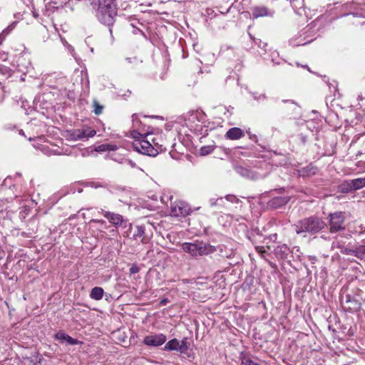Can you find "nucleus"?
I'll use <instances>...</instances> for the list:
<instances>
[{"label": "nucleus", "mask_w": 365, "mask_h": 365, "mask_svg": "<svg viewBox=\"0 0 365 365\" xmlns=\"http://www.w3.org/2000/svg\"><path fill=\"white\" fill-rule=\"evenodd\" d=\"M294 228L297 235L304 237L313 236L314 238H316L318 234L322 233L327 228V224L322 217L312 215L299 220L294 225Z\"/></svg>", "instance_id": "obj_1"}, {"label": "nucleus", "mask_w": 365, "mask_h": 365, "mask_svg": "<svg viewBox=\"0 0 365 365\" xmlns=\"http://www.w3.org/2000/svg\"><path fill=\"white\" fill-rule=\"evenodd\" d=\"M117 15L118 9L113 0H103L99 2L96 17L101 24L109 28L111 36H113L112 26L115 22Z\"/></svg>", "instance_id": "obj_2"}, {"label": "nucleus", "mask_w": 365, "mask_h": 365, "mask_svg": "<svg viewBox=\"0 0 365 365\" xmlns=\"http://www.w3.org/2000/svg\"><path fill=\"white\" fill-rule=\"evenodd\" d=\"M346 218L347 215L345 212L336 211L330 212L327 217L329 232L331 235L344 232L346 229Z\"/></svg>", "instance_id": "obj_3"}, {"label": "nucleus", "mask_w": 365, "mask_h": 365, "mask_svg": "<svg viewBox=\"0 0 365 365\" xmlns=\"http://www.w3.org/2000/svg\"><path fill=\"white\" fill-rule=\"evenodd\" d=\"M183 251L189 253L192 257L207 255L214 253L217 250L215 246L202 241H197L194 243L185 242L182 245Z\"/></svg>", "instance_id": "obj_4"}, {"label": "nucleus", "mask_w": 365, "mask_h": 365, "mask_svg": "<svg viewBox=\"0 0 365 365\" xmlns=\"http://www.w3.org/2000/svg\"><path fill=\"white\" fill-rule=\"evenodd\" d=\"M133 148L135 151L149 156H156L158 153L150 143L144 139L135 140L133 143Z\"/></svg>", "instance_id": "obj_5"}, {"label": "nucleus", "mask_w": 365, "mask_h": 365, "mask_svg": "<svg viewBox=\"0 0 365 365\" xmlns=\"http://www.w3.org/2000/svg\"><path fill=\"white\" fill-rule=\"evenodd\" d=\"M235 170L242 177L252 180H257L265 176L264 173L258 172L255 168H250L242 165L235 166Z\"/></svg>", "instance_id": "obj_6"}, {"label": "nucleus", "mask_w": 365, "mask_h": 365, "mask_svg": "<svg viewBox=\"0 0 365 365\" xmlns=\"http://www.w3.org/2000/svg\"><path fill=\"white\" fill-rule=\"evenodd\" d=\"M341 304L344 309L349 312H357L361 308V302L359 299L348 294L341 296Z\"/></svg>", "instance_id": "obj_7"}, {"label": "nucleus", "mask_w": 365, "mask_h": 365, "mask_svg": "<svg viewBox=\"0 0 365 365\" xmlns=\"http://www.w3.org/2000/svg\"><path fill=\"white\" fill-rule=\"evenodd\" d=\"M96 133V132L95 130L87 127L73 130L70 134V137L71 139L75 140H87L88 138L93 137Z\"/></svg>", "instance_id": "obj_8"}, {"label": "nucleus", "mask_w": 365, "mask_h": 365, "mask_svg": "<svg viewBox=\"0 0 365 365\" xmlns=\"http://www.w3.org/2000/svg\"><path fill=\"white\" fill-rule=\"evenodd\" d=\"M167 337L163 334L148 335L143 339V344L149 346H159L166 341Z\"/></svg>", "instance_id": "obj_9"}, {"label": "nucleus", "mask_w": 365, "mask_h": 365, "mask_svg": "<svg viewBox=\"0 0 365 365\" xmlns=\"http://www.w3.org/2000/svg\"><path fill=\"white\" fill-rule=\"evenodd\" d=\"M331 249H338L343 255H351L352 249L346 246L343 237L337 235L334 237L331 242Z\"/></svg>", "instance_id": "obj_10"}, {"label": "nucleus", "mask_w": 365, "mask_h": 365, "mask_svg": "<svg viewBox=\"0 0 365 365\" xmlns=\"http://www.w3.org/2000/svg\"><path fill=\"white\" fill-rule=\"evenodd\" d=\"M172 215L176 217H185L190 213V208L184 205L182 202H180L171 207Z\"/></svg>", "instance_id": "obj_11"}, {"label": "nucleus", "mask_w": 365, "mask_h": 365, "mask_svg": "<svg viewBox=\"0 0 365 365\" xmlns=\"http://www.w3.org/2000/svg\"><path fill=\"white\" fill-rule=\"evenodd\" d=\"M290 200L289 196H277L272 197L268 202V205L273 208L277 209L285 205Z\"/></svg>", "instance_id": "obj_12"}, {"label": "nucleus", "mask_w": 365, "mask_h": 365, "mask_svg": "<svg viewBox=\"0 0 365 365\" xmlns=\"http://www.w3.org/2000/svg\"><path fill=\"white\" fill-rule=\"evenodd\" d=\"M55 339L60 341V342H66L70 345L80 344L82 342L78 341L77 339H73L68 334L63 331H58L55 334Z\"/></svg>", "instance_id": "obj_13"}, {"label": "nucleus", "mask_w": 365, "mask_h": 365, "mask_svg": "<svg viewBox=\"0 0 365 365\" xmlns=\"http://www.w3.org/2000/svg\"><path fill=\"white\" fill-rule=\"evenodd\" d=\"M103 211V216L108 220V221L115 225H121L124 222L123 217L119 214L110 212L108 211Z\"/></svg>", "instance_id": "obj_14"}, {"label": "nucleus", "mask_w": 365, "mask_h": 365, "mask_svg": "<svg viewBox=\"0 0 365 365\" xmlns=\"http://www.w3.org/2000/svg\"><path fill=\"white\" fill-rule=\"evenodd\" d=\"M245 136L244 131L237 127H233L229 129L225 133V138L229 140H238Z\"/></svg>", "instance_id": "obj_15"}, {"label": "nucleus", "mask_w": 365, "mask_h": 365, "mask_svg": "<svg viewBox=\"0 0 365 365\" xmlns=\"http://www.w3.org/2000/svg\"><path fill=\"white\" fill-rule=\"evenodd\" d=\"M289 247L287 246V245H282L279 246H277L276 249L274 250L275 255L280 257L281 259H286L287 257V255L289 254Z\"/></svg>", "instance_id": "obj_16"}, {"label": "nucleus", "mask_w": 365, "mask_h": 365, "mask_svg": "<svg viewBox=\"0 0 365 365\" xmlns=\"http://www.w3.org/2000/svg\"><path fill=\"white\" fill-rule=\"evenodd\" d=\"M339 190L342 193H349L354 191V187L352 186V181L345 180L339 185Z\"/></svg>", "instance_id": "obj_17"}, {"label": "nucleus", "mask_w": 365, "mask_h": 365, "mask_svg": "<svg viewBox=\"0 0 365 365\" xmlns=\"http://www.w3.org/2000/svg\"><path fill=\"white\" fill-rule=\"evenodd\" d=\"M104 291L102 287H95L90 292V297L94 300H101L103 297Z\"/></svg>", "instance_id": "obj_18"}, {"label": "nucleus", "mask_w": 365, "mask_h": 365, "mask_svg": "<svg viewBox=\"0 0 365 365\" xmlns=\"http://www.w3.org/2000/svg\"><path fill=\"white\" fill-rule=\"evenodd\" d=\"M118 149V146L115 144L104 143L99 145L95 148L96 152L114 151Z\"/></svg>", "instance_id": "obj_19"}, {"label": "nucleus", "mask_w": 365, "mask_h": 365, "mask_svg": "<svg viewBox=\"0 0 365 365\" xmlns=\"http://www.w3.org/2000/svg\"><path fill=\"white\" fill-rule=\"evenodd\" d=\"M351 255H354L361 259L365 258V245H361L355 249H352Z\"/></svg>", "instance_id": "obj_20"}, {"label": "nucleus", "mask_w": 365, "mask_h": 365, "mask_svg": "<svg viewBox=\"0 0 365 365\" xmlns=\"http://www.w3.org/2000/svg\"><path fill=\"white\" fill-rule=\"evenodd\" d=\"M134 237H141V242L143 243L147 242L145 236V226L144 225L136 226V232L134 234Z\"/></svg>", "instance_id": "obj_21"}, {"label": "nucleus", "mask_w": 365, "mask_h": 365, "mask_svg": "<svg viewBox=\"0 0 365 365\" xmlns=\"http://www.w3.org/2000/svg\"><path fill=\"white\" fill-rule=\"evenodd\" d=\"M180 342L177 339H173L167 342L164 346L165 350L179 351Z\"/></svg>", "instance_id": "obj_22"}, {"label": "nucleus", "mask_w": 365, "mask_h": 365, "mask_svg": "<svg viewBox=\"0 0 365 365\" xmlns=\"http://www.w3.org/2000/svg\"><path fill=\"white\" fill-rule=\"evenodd\" d=\"M241 365H264L263 362L259 361L258 359H252L249 356H242L240 357Z\"/></svg>", "instance_id": "obj_23"}, {"label": "nucleus", "mask_w": 365, "mask_h": 365, "mask_svg": "<svg viewBox=\"0 0 365 365\" xmlns=\"http://www.w3.org/2000/svg\"><path fill=\"white\" fill-rule=\"evenodd\" d=\"M317 170V168L315 166L310 164L307 165V167L300 170L299 172L302 175L312 176L316 174Z\"/></svg>", "instance_id": "obj_24"}, {"label": "nucleus", "mask_w": 365, "mask_h": 365, "mask_svg": "<svg viewBox=\"0 0 365 365\" xmlns=\"http://www.w3.org/2000/svg\"><path fill=\"white\" fill-rule=\"evenodd\" d=\"M267 15V9L265 7H255L252 10V16L255 19L261 16H264Z\"/></svg>", "instance_id": "obj_25"}, {"label": "nucleus", "mask_w": 365, "mask_h": 365, "mask_svg": "<svg viewBox=\"0 0 365 365\" xmlns=\"http://www.w3.org/2000/svg\"><path fill=\"white\" fill-rule=\"evenodd\" d=\"M351 181H352V186L354 187V191L365 187V178H356V179L351 180Z\"/></svg>", "instance_id": "obj_26"}, {"label": "nucleus", "mask_w": 365, "mask_h": 365, "mask_svg": "<svg viewBox=\"0 0 365 365\" xmlns=\"http://www.w3.org/2000/svg\"><path fill=\"white\" fill-rule=\"evenodd\" d=\"M188 348H189V346H188L187 338L185 337L182 339V340L181 341V343L180 344L179 351L180 353H185L188 349Z\"/></svg>", "instance_id": "obj_27"}, {"label": "nucleus", "mask_w": 365, "mask_h": 365, "mask_svg": "<svg viewBox=\"0 0 365 365\" xmlns=\"http://www.w3.org/2000/svg\"><path fill=\"white\" fill-rule=\"evenodd\" d=\"M251 39L253 40V41L258 45L259 47H260L261 48L264 49V51L267 50V43H263L262 42V41L260 39H258V38H255L252 34H249Z\"/></svg>", "instance_id": "obj_28"}, {"label": "nucleus", "mask_w": 365, "mask_h": 365, "mask_svg": "<svg viewBox=\"0 0 365 365\" xmlns=\"http://www.w3.org/2000/svg\"><path fill=\"white\" fill-rule=\"evenodd\" d=\"M93 112L96 115H100L103 112V106L100 105L96 101H93Z\"/></svg>", "instance_id": "obj_29"}, {"label": "nucleus", "mask_w": 365, "mask_h": 365, "mask_svg": "<svg viewBox=\"0 0 365 365\" xmlns=\"http://www.w3.org/2000/svg\"><path fill=\"white\" fill-rule=\"evenodd\" d=\"M213 150L212 146H203L200 149V154L202 155H207L211 153Z\"/></svg>", "instance_id": "obj_30"}, {"label": "nucleus", "mask_w": 365, "mask_h": 365, "mask_svg": "<svg viewBox=\"0 0 365 365\" xmlns=\"http://www.w3.org/2000/svg\"><path fill=\"white\" fill-rule=\"evenodd\" d=\"M10 29L9 28L4 29L1 34H0V45L4 41L6 36L9 33Z\"/></svg>", "instance_id": "obj_31"}, {"label": "nucleus", "mask_w": 365, "mask_h": 365, "mask_svg": "<svg viewBox=\"0 0 365 365\" xmlns=\"http://www.w3.org/2000/svg\"><path fill=\"white\" fill-rule=\"evenodd\" d=\"M132 136L133 137V138L136 140H140V138H144V135L140 133H138V131H133L132 133Z\"/></svg>", "instance_id": "obj_32"}, {"label": "nucleus", "mask_w": 365, "mask_h": 365, "mask_svg": "<svg viewBox=\"0 0 365 365\" xmlns=\"http://www.w3.org/2000/svg\"><path fill=\"white\" fill-rule=\"evenodd\" d=\"M355 232L358 233L359 235H363L365 233V227L363 225H360L359 226V230H356Z\"/></svg>", "instance_id": "obj_33"}, {"label": "nucleus", "mask_w": 365, "mask_h": 365, "mask_svg": "<svg viewBox=\"0 0 365 365\" xmlns=\"http://www.w3.org/2000/svg\"><path fill=\"white\" fill-rule=\"evenodd\" d=\"M255 249L257 251V252L260 253L261 255L266 252L264 247L262 246H256Z\"/></svg>", "instance_id": "obj_34"}, {"label": "nucleus", "mask_w": 365, "mask_h": 365, "mask_svg": "<svg viewBox=\"0 0 365 365\" xmlns=\"http://www.w3.org/2000/svg\"><path fill=\"white\" fill-rule=\"evenodd\" d=\"M139 272V268L137 266H133L130 268V274H135Z\"/></svg>", "instance_id": "obj_35"}, {"label": "nucleus", "mask_w": 365, "mask_h": 365, "mask_svg": "<svg viewBox=\"0 0 365 365\" xmlns=\"http://www.w3.org/2000/svg\"><path fill=\"white\" fill-rule=\"evenodd\" d=\"M47 4L49 6L53 7V8L58 9L59 7V5H57V3L56 1H50L49 2L47 3Z\"/></svg>", "instance_id": "obj_36"}, {"label": "nucleus", "mask_w": 365, "mask_h": 365, "mask_svg": "<svg viewBox=\"0 0 365 365\" xmlns=\"http://www.w3.org/2000/svg\"><path fill=\"white\" fill-rule=\"evenodd\" d=\"M226 199L227 200H229V201H231V202H234V201H236L237 200V197L235 196V195H227L226 196Z\"/></svg>", "instance_id": "obj_37"}, {"label": "nucleus", "mask_w": 365, "mask_h": 365, "mask_svg": "<svg viewBox=\"0 0 365 365\" xmlns=\"http://www.w3.org/2000/svg\"><path fill=\"white\" fill-rule=\"evenodd\" d=\"M249 136H250V139H251L252 140L255 141V142H257V137L256 135L255 134H251L250 132H247Z\"/></svg>", "instance_id": "obj_38"}, {"label": "nucleus", "mask_w": 365, "mask_h": 365, "mask_svg": "<svg viewBox=\"0 0 365 365\" xmlns=\"http://www.w3.org/2000/svg\"><path fill=\"white\" fill-rule=\"evenodd\" d=\"M168 302H169L168 299H167V298H164V299H161V300H160V305H165V304H167V303H168Z\"/></svg>", "instance_id": "obj_39"}, {"label": "nucleus", "mask_w": 365, "mask_h": 365, "mask_svg": "<svg viewBox=\"0 0 365 365\" xmlns=\"http://www.w3.org/2000/svg\"><path fill=\"white\" fill-rule=\"evenodd\" d=\"M255 235H258V236H261V235H261V232H260V231H259V230H256L255 231V233L253 234V236H254V237H255Z\"/></svg>", "instance_id": "obj_40"}, {"label": "nucleus", "mask_w": 365, "mask_h": 365, "mask_svg": "<svg viewBox=\"0 0 365 365\" xmlns=\"http://www.w3.org/2000/svg\"><path fill=\"white\" fill-rule=\"evenodd\" d=\"M321 238H322L324 240H329V237L327 236L326 235H322L321 236Z\"/></svg>", "instance_id": "obj_41"}, {"label": "nucleus", "mask_w": 365, "mask_h": 365, "mask_svg": "<svg viewBox=\"0 0 365 365\" xmlns=\"http://www.w3.org/2000/svg\"><path fill=\"white\" fill-rule=\"evenodd\" d=\"M32 13L34 17L37 18L38 16V14L36 11H34Z\"/></svg>", "instance_id": "obj_42"}, {"label": "nucleus", "mask_w": 365, "mask_h": 365, "mask_svg": "<svg viewBox=\"0 0 365 365\" xmlns=\"http://www.w3.org/2000/svg\"><path fill=\"white\" fill-rule=\"evenodd\" d=\"M284 103H290L292 104H295L294 102L293 101H289V100H284L283 101Z\"/></svg>", "instance_id": "obj_43"}, {"label": "nucleus", "mask_w": 365, "mask_h": 365, "mask_svg": "<svg viewBox=\"0 0 365 365\" xmlns=\"http://www.w3.org/2000/svg\"><path fill=\"white\" fill-rule=\"evenodd\" d=\"M217 205V202H211V205L212 206H215Z\"/></svg>", "instance_id": "obj_44"}, {"label": "nucleus", "mask_w": 365, "mask_h": 365, "mask_svg": "<svg viewBox=\"0 0 365 365\" xmlns=\"http://www.w3.org/2000/svg\"><path fill=\"white\" fill-rule=\"evenodd\" d=\"M95 222H97V220H94ZM98 222H101V223H103L104 221L103 220H98Z\"/></svg>", "instance_id": "obj_45"}, {"label": "nucleus", "mask_w": 365, "mask_h": 365, "mask_svg": "<svg viewBox=\"0 0 365 365\" xmlns=\"http://www.w3.org/2000/svg\"><path fill=\"white\" fill-rule=\"evenodd\" d=\"M102 187V185H98V184L95 185V187Z\"/></svg>", "instance_id": "obj_46"}, {"label": "nucleus", "mask_w": 365, "mask_h": 365, "mask_svg": "<svg viewBox=\"0 0 365 365\" xmlns=\"http://www.w3.org/2000/svg\"><path fill=\"white\" fill-rule=\"evenodd\" d=\"M219 200L222 201V197H220L218 199Z\"/></svg>", "instance_id": "obj_47"}]
</instances>
